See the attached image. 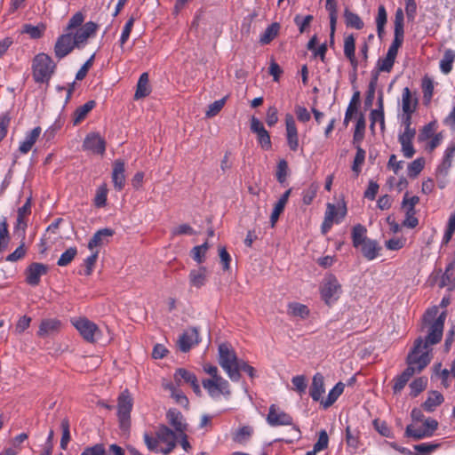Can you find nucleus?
<instances>
[{"label":"nucleus","instance_id":"nucleus-1","mask_svg":"<svg viewBox=\"0 0 455 455\" xmlns=\"http://www.w3.org/2000/svg\"><path fill=\"white\" fill-rule=\"evenodd\" d=\"M97 30V24L89 21L84 24L82 28L77 29L76 33L64 30L54 44V55L58 60H61L68 56L75 48H82L87 40L93 36Z\"/></svg>","mask_w":455,"mask_h":455},{"label":"nucleus","instance_id":"nucleus-2","mask_svg":"<svg viewBox=\"0 0 455 455\" xmlns=\"http://www.w3.org/2000/svg\"><path fill=\"white\" fill-rule=\"evenodd\" d=\"M422 340L417 339L414 347L407 356V368L395 379L393 390L399 393L405 387L409 379L416 373H419L431 361L427 346L421 345Z\"/></svg>","mask_w":455,"mask_h":455},{"label":"nucleus","instance_id":"nucleus-3","mask_svg":"<svg viewBox=\"0 0 455 455\" xmlns=\"http://www.w3.org/2000/svg\"><path fill=\"white\" fill-rule=\"evenodd\" d=\"M438 308L434 307L427 310L423 316V323L429 324V331L426 341H422L421 345L427 346L428 353H430L429 345L438 343L443 336L444 321L446 313L443 312L438 316ZM423 340L421 338H419ZM430 355V354H428Z\"/></svg>","mask_w":455,"mask_h":455},{"label":"nucleus","instance_id":"nucleus-4","mask_svg":"<svg viewBox=\"0 0 455 455\" xmlns=\"http://www.w3.org/2000/svg\"><path fill=\"white\" fill-rule=\"evenodd\" d=\"M133 402V396L127 388L124 389L117 397L116 416L120 435L124 438H128L130 435Z\"/></svg>","mask_w":455,"mask_h":455},{"label":"nucleus","instance_id":"nucleus-5","mask_svg":"<svg viewBox=\"0 0 455 455\" xmlns=\"http://www.w3.org/2000/svg\"><path fill=\"white\" fill-rule=\"evenodd\" d=\"M204 370L211 379L203 380V387L211 397L219 398L220 395L228 396L230 395L228 381L219 375L218 368L212 364H205Z\"/></svg>","mask_w":455,"mask_h":455},{"label":"nucleus","instance_id":"nucleus-6","mask_svg":"<svg viewBox=\"0 0 455 455\" xmlns=\"http://www.w3.org/2000/svg\"><path fill=\"white\" fill-rule=\"evenodd\" d=\"M56 64L44 52L36 54L32 60V75L36 83L48 84L55 72Z\"/></svg>","mask_w":455,"mask_h":455},{"label":"nucleus","instance_id":"nucleus-7","mask_svg":"<svg viewBox=\"0 0 455 455\" xmlns=\"http://www.w3.org/2000/svg\"><path fill=\"white\" fill-rule=\"evenodd\" d=\"M241 361L238 360L235 352L229 345L223 343L219 346V363L232 381L240 379L239 365Z\"/></svg>","mask_w":455,"mask_h":455},{"label":"nucleus","instance_id":"nucleus-8","mask_svg":"<svg viewBox=\"0 0 455 455\" xmlns=\"http://www.w3.org/2000/svg\"><path fill=\"white\" fill-rule=\"evenodd\" d=\"M341 293V286L333 275L325 277L321 286V296L324 302L331 305L336 301Z\"/></svg>","mask_w":455,"mask_h":455},{"label":"nucleus","instance_id":"nucleus-9","mask_svg":"<svg viewBox=\"0 0 455 455\" xmlns=\"http://www.w3.org/2000/svg\"><path fill=\"white\" fill-rule=\"evenodd\" d=\"M419 202V198L417 196L409 197V193H405L402 202V208L405 212V220L403 222V226L413 228L419 224V220L415 217V205Z\"/></svg>","mask_w":455,"mask_h":455},{"label":"nucleus","instance_id":"nucleus-10","mask_svg":"<svg viewBox=\"0 0 455 455\" xmlns=\"http://www.w3.org/2000/svg\"><path fill=\"white\" fill-rule=\"evenodd\" d=\"M71 323L86 341L93 342L95 340V335L99 329L94 323L85 317L73 318Z\"/></svg>","mask_w":455,"mask_h":455},{"label":"nucleus","instance_id":"nucleus-11","mask_svg":"<svg viewBox=\"0 0 455 455\" xmlns=\"http://www.w3.org/2000/svg\"><path fill=\"white\" fill-rule=\"evenodd\" d=\"M82 148L84 151L103 155L106 149V142L99 133L90 132L84 138Z\"/></svg>","mask_w":455,"mask_h":455},{"label":"nucleus","instance_id":"nucleus-12","mask_svg":"<svg viewBox=\"0 0 455 455\" xmlns=\"http://www.w3.org/2000/svg\"><path fill=\"white\" fill-rule=\"evenodd\" d=\"M267 421L271 427L292 425V418L280 411L275 404L269 407Z\"/></svg>","mask_w":455,"mask_h":455},{"label":"nucleus","instance_id":"nucleus-13","mask_svg":"<svg viewBox=\"0 0 455 455\" xmlns=\"http://www.w3.org/2000/svg\"><path fill=\"white\" fill-rule=\"evenodd\" d=\"M416 135L415 129L404 130L398 136V141L401 144L403 155L406 158H411L415 154V149L412 145V140Z\"/></svg>","mask_w":455,"mask_h":455},{"label":"nucleus","instance_id":"nucleus-14","mask_svg":"<svg viewBox=\"0 0 455 455\" xmlns=\"http://www.w3.org/2000/svg\"><path fill=\"white\" fill-rule=\"evenodd\" d=\"M47 271L46 265L38 262L31 263L26 269V282L32 286H36L40 283L41 276Z\"/></svg>","mask_w":455,"mask_h":455},{"label":"nucleus","instance_id":"nucleus-15","mask_svg":"<svg viewBox=\"0 0 455 455\" xmlns=\"http://www.w3.org/2000/svg\"><path fill=\"white\" fill-rule=\"evenodd\" d=\"M285 125L287 144L291 151H297L299 148V136L292 115L287 114L285 116Z\"/></svg>","mask_w":455,"mask_h":455},{"label":"nucleus","instance_id":"nucleus-16","mask_svg":"<svg viewBox=\"0 0 455 455\" xmlns=\"http://www.w3.org/2000/svg\"><path fill=\"white\" fill-rule=\"evenodd\" d=\"M199 342V335L196 328L186 330L179 338L178 346L182 352H188L194 345Z\"/></svg>","mask_w":455,"mask_h":455},{"label":"nucleus","instance_id":"nucleus-17","mask_svg":"<svg viewBox=\"0 0 455 455\" xmlns=\"http://www.w3.org/2000/svg\"><path fill=\"white\" fill-rule=\"evenodd\" d=\"M174 379L178 386L180 385L181 380H184L186 383L191 385L193 391L196 395H201L200 386L198 384L196 375L193 372L188 371L186 369L180 368L174 373Z\"/></svg>","mask_w":455,"mask_h":455},{"label":"nucleus","instance_id":"nucleus-18","mask_svg":"<svg viewBox=\"0 0 455 455\" xmlns=\"http://www.w3.org/2000/svg\"><path fill=\"white\" fill-rule=\"evenodd\" d=\"M61 326V322L57 318L43 319L39 325L37 336L40 338H46L59 332Z\"/></svg>","mask_w":455,"mask_h":455},{"label":"nucleus","instance_id":"nucleus-19","mask_svg":"<svg viewBox=\"0 0 455 455\" xmlns=\"http://www.w3.org/2000/svg\"><path fill=\"white\" fill-rule=\"evenodd\" d=\"M114 231L111 228H102L98 230L88 243V248L93 251L96 248L107 244L113 236Z\"/></svg>","mask_w":455,"mask_h":455},{"label":"nucleus","instance_id":"nucleus-20","mask_svg":"<svg viewBox=\"0 0 455 455\" xmlns=\"http://www.w3.org/2000/svg\"><path fill=\"white\" fill-rule=\"evenodd\" d=\"M41 132L42 129L39 126H36L31 131L28 132L24 140L20 143L19 151L22 155L28 154L39 139Z\"/></svg>","mask_w":455,"mask_h":455},{"label":"nucleus","instance_id":"nucleus-21","mask_svg":"<svg viewBox=\"0 0 455 455\" xmlns=\"http://www.w3.org/2000/svg\"><path fill=\"white\" fill-rule=\"evenodd\" d=\"M188 281L191 287L199 289L205 285L207 282V269L204 267H200L190 270L188 275Z\"/></svg>","mask_w":455,"mask_h":455},{"label":"nucleus","instance_id":"nucleus-22","mask_svg":"<svg viewBox=\"0 0 455 455\" xmlns=\"http://www.w3.org/2000/svg\"><path fill=\"white\" fill-rule=\"evenodd\" d=\"M418 106V99L413 96L408 87L403 88L402 93V108L403 113L413 114Z\"/></svg>","mask_w":455,"mask_h":455},{"label":"nucleus","instance_id":"nucleus-23","mask_svg":"<svg viewBox=\"0 0 455 455\" xmlns=\"http://www.w3.org/2000/svg\"><path fill=\"white\" fill-rule=\"evenodd\" d=\"M325 392L324 389V379L321 373H316L313 377L312 384L309 389L310 396L314 401H320L323 394Z\"/></svg>","mask_w":455,"mask_h":455},{"label":"nucleus","instance_id":"nucleus-24","mask_svg":"<svg viewBox=\"0 0 455 455\" xmlns=\"http://www.w3.org/2000/svg\"><path fill=\"white\" fill-rule=\"evenodd\" d=\"M344 55L348 59L351 66L356 68L358 61L355 57V38L353 35L344 38Z\"/></svg>","mask_w":455,"mask_h":455},{"label":"nucleus","instance_id":"nucleus-25","mask_svg":"<svg viewBox=\"0 0 455 455\" xmlns=\"http://www.w3.org/2000/svg\"><path fill=\"white\" fill-rule=\"evenodd\" d=\"M167 419L169 423L174 427L176 433L182 434L187 430V424L184 422L182 414L173 409L169 410L167 412Z\"/></svg>","mask_w":455,"mask_h":455},{"label":"nucleus","instance_id":"nucleus-26","mask_svg":"<svg viewBox=\"0 0 455 455\" xmlns=\"http://www.w3.org/2000/svg\"><path fill=\"white\" fill-rule=\"evenodd\" d=\"M96 102L94 100H89L84 105L76 108L72 116V123L74 125H77L82 123L87 116V115L95 108Z\"/></svg>","mask_w":455,"mask_h":455},{"label":"nucleus","instance_id":"nucleus-27","mask_svg":"<svg viewBox=\"0 0 455 455\" xmlns=\"http://www.w3.org/2000/svg\"><path fill=\"white\" fill-rule=\"evenodd\" d=\"M358 249L361 250L362 254L368 260H373L379 256L380 246L375 240L368 239Z\"/></svg>","mask_w":455,"mask_h":455},{"label":"nucleus","instance_id":"nucleus-28","mask_svg":"<svg viewBox=\"0 0 455 455\" xmlns=\"http://www.w3.org/2000/svg\"><path fill=\"white\" fill-rule=\"evenodd\" d=\"M330 212L331 213V220L334 223H339L347 214V208L344 204H339L338 205L327 204L324 217H328Z\"/></svg>","mask_w":455,"mask_h":455},{"label":"nucleus","instance_id":"nucleus-29","mask_svg":"<svg viewBox=\"0 0 455 455\" xmlns=\"http://www.w3.org/2000/svg\"><path fill=\"white\" fill-rule=\"evenodd\" d=\"M454 155H455V144L449 147L446 149L443 159L437 168V172L439 174H442L444 176L447 175L450 168L451 167L452 159H453Z\"/></svg>","mask_w":455,"mask_h":455},{"label":"nucleus","instance_id":"nucleus-30","mask_svg":"<svg viewBox=\"0 0 455 455\" xmlns=\"http://www.w3.org/2000/svg\"><path fill=\"white\" fill-rule=\"evenodd\" d=\"M443 402V395L438 391H433L429 394L427 400L422 404L423 409L427 412L434 411L437 406Z\"/></svg>","mask_w":455,"mask_h":455},{"label":"nucleus","instance_id":"nucleus-31","mask_svg":"<svg viewBox=\"0 0 455 455\" xmlns=\"http://www.w3.org/2000/svg\"><path fill=\"white\" fill-rule=\"evenodd\" d=\"M366 228L361 224L355 225L352 229V243L355 248H359L369 238L366 236Z\"/></svg>","mask_w":455,"mask_h":455},{"label":"nucleus","instance_id":"nucleus-32","mask_svg":"<svg viewBox=\"0 0 455 455\" xmlns=\"http://www.w3.org/2000/svg\"><path fill=\"white\" fill-rule=\"evenodd\" d=\"M455 60V51L452 49H446L443 56L440 60V70L443 74L448 75L452 69V64Z\"/></svg>","mask_w":455,"mask_h":455},{"label":"nucleus","instance_id":"nucleus-33","mask_svg":"<svg viewBox=\"0 0 455 455\" xmlns=\"http://www.w3.org/2000/svg\"><path fill=\"white\" fill-rule=\"evenodd\" d=\"M344 387L345 385L342 382L337 383L333 388L330 390L327 399L321 400V404L323 406V408L326 409L331 406L343 393Z\"/></svg>","mask_w":455,"mask_h":455},{"label":"nucleus","instance_id":"nucleus-34","mask_svg":"<svg viewBox=\"0 0 455 455\" xmlns=\"http://www.w3.org/2000/svg\"><path fill=\"white\" fill-rule=\"evenodd\" d=\"M454 263H451L445 269L444 274L442 276L440 285L442 287H447L448 290L452 291L455 289V272Z\"/></svg>","mask_w":455,"mask_h":455},{"label":"nucleus","instance_id":"nucleus-35","mask_svg":"<svg viewBox=\"0 0 455 455\" xmlns=\"http://www.w3.org/2000/svg\"><path fill=\"white\" fill-rule=\"evenodd\" d=\"M156 437L159 442L168 444L176 443L178 439V433L173 432L166 426H161L156 432Z\"/></svg>","mask_w":455,"mask_h":455},{"label":"nucleus","instance_id":"nucleus-36","mask_svg":"<svg viewBox=\"0 0 455 455\" xmlns=\"http://www.w3.org/2000/svg\"><path fill=\"white\" fill-rule=\"evenodd\" d=\"M150 93L149 78L148 73H143L140 76L135 92V98L140 99L148 96Z\"/></svg>","mask_w":455,"mask_h":455},{"label":"nucleus","instance_id":"nucleus-37","mask_svg":"<svg viewBox=\"0 0 455 455\" xmlns=\"http://www.w3.org/2000/svg\"><path fill=\"white\" fill-rule=\"evenodd\" d=\"M279 28L280 25L278 23H272L265 29L263 34L260 36L259 42L262 44H269L278 35Z\"/></svg>","mask_w":455,"mask_h":455},{"label":"nucleus","instance_id":"nucleus-38","mask_svg":"<svg viewBox=\"0 0 455 455\" xmlns=\"http://www.w3.org/2000/svg\"><path fill=\"white\" fill-rule=\"evenodd\" d=\"M345 22L347 27L354 28L355 29H362L363 28V22L361 18L348 9L344 12Z\"/></svg>","mask_w":455,"mask_h":455},{"label":"nucleus","instance_id":"nucleus-39","mask_svg":"<svg viewBox=\"0 0 455 455\" xmlns=\"http://www.w3.org/2000/svg\"><path fill=\"white\" fill-rule=\"evenodd\" d=\"M84 16L81 12H76L68 20L65 31L76 33L77 29L82 28L84 25Z\"/></svg>","mask_w":455,"mask_h":455},{"label":"nucleus","instance_id":"nucleus-40","mask_svg":"<svg viewBox=\"0 0 455 455\" xmlns=\"http://www.w3.org/2000/svg\"><path fill=\"white\" fill-rule=\"evenodd\" d=\"M396 55L387 52V55L383 59H379L377 62V68L379 72H390L395 60Z\"/></svg>","mask_w":455,"mask_h":455},{"label":"nucleus","instance_id":"nucleus-41","mask_svg":"<svg viewBox=\"0 0 455 455\" xmlns=\"http://www.w3.org/2000/svg\"><path fill=\"white\" fill-rule=\"evenodd\" d=\"M440 447L438 443H422L413 446L414 455H430Z\"/></svg>","mask_w":455,"mask_h":455},{"label":"nucleus","instance_id":"nucleus-42","mask_svg":"<svg viewBox=\"0 0 455 455\" xmlns=\"http://www.w3.org/2000/svg\"><path fill=\"white\" fill-rule=\"evenodd\" d=\"M422 92L424 104L427 105L430 103L434 93V83L428 76L422 79Z\"/></svg>","mask_w":455,"mask_h":455},{"label":"nucleus","instance_id":"nucleus-43","mask_svg":"<svg viewBox=\"0 0 455 455\" xmlns=\"http://www.w3.org/2000/svg\"><path fill=\"white\" fill-rule=\"evenodd\" d=\"M288 314L303 319L308 315L309 310L307 306L303 304L292 302L288 305Z\"/></svg>","mask_w":455,"mask_h":455},{"label":"nucleus","instance_id":"nucleus-44","mask_svg":"<svg viewBox=\"0 0 455 455\" xmlns=\"http://www.w3.org/2000/svg\"><path fill=\"white\" fill-rule=\"evenodd\" d=\"M45 30V26L41 24L33 26L31 24H25L22 28V33L29 35L33 39H38L43 36Z\"/></svg>","mask_w":455,"mask_h":455},{"label":"nucleus","instance_id":"nucleus-45","mask_svg":"<svg viewBox=\"0 0 455 455\" xmlns=\"http://www.w3.org/2000/svg\"><path fill=\"white\" fill-rule=\"evenodd\" d=\"M77 254L76 247H70L67 249L59 258L57 265L60 267H66L69 265Z\"/></svg>","mask_w":455,"mask_h":455},{"label":"nucleus","instance_id":"nucleus-46","mask_svg":"<svg viewBox=\"0 0 455 455\" xmlns=\"http://www.w3.org/2000/svg\"><path fill=\"white\" fill-rule=\"evenodd\" d=\"M405 434L407 436L412 437L415 440H420L425 437H430V432H427L424 427H415L412 425H409L406 427Z\"/></svg>","mask_w":455,"mask_h":455},{"label":"nucleus","instance_id":"nucleus-47","mask_svg":"<svg viewBox=\"0 0 455 455\" xmlns=\"http://www.w3.org/2000/svg\"><path fill=\"white\" fill-rule=\"evenodd\" d=\"M124 172V163L116 161V189H122L125 185V176Z\"/></svg>","mask_w":455,"mask_h":455},{"label":"nucleus","instance_id":"nucleus-48","mask_svg":"<svg viewBox=\"0 0 455 455\" xmlns=\"http://www.w3.org/2000/svg\"><path fill=\"white\" fill-rule=\"evenodd\" d=\"M425 166V159L419 157L415 159L408 165V175L411 178L417 177Z\"/></svg>","mask_w":455,"mask_h":455},{"label":"nucleus","instance_id":"nucleus-49","mask_svg":"<svg viewBox=\"0 0 455 455\" xmlns=\"http://www.w3.org/2000/svg\"><path fill=\"white\" fill-rule=\"evenodd\" d=\"M108 196V188L106 184L100 185L97 190L94 197V204L97 207H103L106 204Z\"/></svg>","mask_w":455,"mask_h":455},{"label":"nucleus","instance_id":"nucleus-50","mask_svg":"<svg viewBox=\"0 0 455 455\" xmlns=\"http://www.w3.org/2000/svg\"><path fill=\"white\" fill-rule=\"evenodd\" d=\"M61 429H62V436L60 439V448L62 450H66L68 448V444L71 439L70 432H69V422L67 419H64L61 421Z\"/></svg>","mask_w":455,"mask_h":455},{"label":"nucleus","instance_id":"nucleus-51","mask_svg":"<svg viewBox=\"0 0 455 455\" xmlns=\"http://www.w3.org/2000/svg\"><path fill=\"white\" fill-rule=\"evenodd\" d=\"M394 40L389 46L387 52L397 56L398 49L401 47L403 42L404 32L394 31Z\"/></svg>","mask_w":455,"mask_h":455},{"label":"nucleus","instance_id":"nucleus-52","mask_svg":"<svg viewBox=\"0 0 455 455\" xmlns=\"http://www.w3.org/2000/svg\"><path fill=\"white\" fill-rule=\"evenodd\" d=\"M387 23V12L383 5L379 6L378 16L376 19L378 35L380 36L384 31L385 24Z\"/></svg>","mask_w":455,"mask_h":455},{"label":"nucleus","instance_id":"nucleus-53","mask_svg":"<svg viewBox=\"0 0 455 455\" xmlns=\"http://www.w3.org/2000/svg\"><path fill=\"white\" fill-rule=\"evenodd\" d=\"M9 243L8 225L5 220L0 223V251L7 248Z\"/></svg>","mask_w":455,"mask_h":455},{"label":"nucleus","instance_id":"nucleus-54","mask_svg":"<svg viewBox=\"0 0 455 455\" xmlns=\"http://www.w3.org/2000/svg\"><path fill=\"white\" fill-rule=\"evenodd\" d=\"M427 384V378L421 377L414 379L410 385V387L411 389V395L413 396H417L421 391H423L426 388Z\"/></svg>","mask_w":455,"mask_h":455},{"label":"nucleus","instance_id":"nucleus-55","mask_svg":"<svg viewBox=\"0 0 455 455\" xmlns=\"http://www.w3.org/2000/svg\"><path fill=\"white\" fill-rule=\"evenodd\" d=\"M365 159V151L360 148L357 147L356 154L354 159V163L352 165V171L358 175V173L361 172V165L363 164Z\"/></svg>","mask_w":455,"mask_h":455},{"label":"nucleus","instance_id":"nucleus-56","mask_svg":"<svg viewBox=\"0 0 455 455\" xmlns=\"http://www.w3.org/2000/svg\"><path fill=\"white\" fill-rule=\"evenodd\" d=\"M227 97H224L220 100H215L212 104L209 105L208 110L206 111V116L212 117L215 116L224 107L226 103Z\"/></svg>","mask_w":455,"mask_h":455},{"label":"nucleus","instance_id":"nucleus-57","mask_svg":"<svg viewBox=\"0 0 455 455\" xmlns=\"http://www.w3.org/2000/svg\"><path fill=\"white\" fill-rule=\"evenodd\" d=\"M252 432V427L249 426H244L237 430V432L235 435L234 440L237 443H243L251 437Z\"/></svg>","mask_w":455,"mask_h":455},{"label":"nucleus","instance_id":"nucleus-58","mask_svg":"<svg viewBox=\"0 0 455 455\" xmlns=\"http://www.w3.org/2000/svg\"><path fill=\"white\" fill-rule=\"evenodd\" d=\"M165 388L169 389L172 392V396L176 400V402L181 405H187L188 403V400L186 395L177 390V388L172 384L166 385Z\"/></svg>","mask_w":455,"mask_h":455},{"label":"nucleus","instance_id":"nucleus-59","mask_svg":"<svg viewBox=\"0 0 455 455\" xmlns=\"http://www.w3.org/2000/svg\"><path fill=\"white\" fill-rule=\"evenodd\" d=\"M329 437L326 430H321L317 442L314 444L315 451H321L328 447Z\"/></svg>","mask_w":455,"mask_h":455},{"label":"nucleus","instance_id":"nucleus-60","mask_svg":"<svg viewBox=\"0 0 455 455\" xmlns=\"http://www.w3.org/2000/svg\"><path fill=\"white\" fill-rule=\"evenodd\" d=\"M80 455H107L104 444L97 443L92 446L86 447Z\"/></svg>","mask_w":455,"mask_h":455},{"label":"nucleus","instance_id":"nucleus-61","mask_svg":"<svg viewBox=\"0 0 455 455\" xmlns=\"http://www.w3.org/2000/svg\"><path fill=\"white\" fill-rule=\"evenodd\" d=\"M26 255L25 244L22 243L13 252L6 257V260L10 262H16Z\"/></svg>","mask_w":455,"mask_h":455},{"label":"nucleus","instance_id":"nucleus-62","mask_svg":"<svg viewBox=\"0 0 455 455\" xmlns=\"http://www.w3.org/2000/svg\"><path fill=\"white\" fill-rule=\"evenodd\" d=\"M288 172V164L285 160H281L278 163L276 170V179L280 183H283L286 180Z\"/></svg>","mask_w":455,"mask_h":455},{"label":"nucleus","instance_id":"nucleus-63","mask_svg":"<svg viewBox=\"0 0 455 455\" xmlns=\"http://www.w3.org/2000/svg\"><path fill=\"white\" fill-rule=\"evenodd\" d=\"M291 383L294 387V390L299 392V394H302L305 392L307 388V382L306 379L303 375H298L292 378Z\"/></svg>","mask_w":455,"mask_h":455},{"label":"nucleus","instance_id":"nucleus-64","mask_svg":"<svg viewBox=\"0 0 455 455\" xmlns=\"http://www.w3.org/2000/svg\"><path fill=\"white\" fill-rule=\"evenodd\" d=\"M375 429L383 436L391 437L392 431L385 421L375 419L373 421Z\"/></svg>","mask_w":455,"mask_h":455}]
</instances>
